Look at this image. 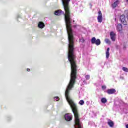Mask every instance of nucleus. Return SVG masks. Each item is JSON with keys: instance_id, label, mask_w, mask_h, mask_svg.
I'll list each match as a JSON object with an SVG mask.
<instances>
[{"instance_id": "obj_1", "label": "nucleus", "mask_w": 128, "mask_h": 128, "mask_svg": "<svg viewBox=\"0 0 128 128\" xmlns=\"http://www.w3.org/2000/svg\"><path fill=\"white\" fill-rule=\"evenodd\" d=\"M91 42L92 44H96V46H100V40L96 39V38L93 37L91 39Z\"/></svg>"}, {"instance_id": "obj_2", "label": "nucleus", "mask_w": 128, "mask_h": 128, "mask_svg": "<svg viewBox=\"0 0 128 128\" xmlns=\"http://www.w3.org/2000/svg\"><path fill=\"white\" fill-rule=\"evenodd\" d=\"M120 20L124 26H128V22L126 20V16L122 14L120 16Z\"/></svg>"}, {"instance_id": "obj_3", "label": "nucleus", "mask_w": 128, "mask_h": 128, "mask_svg": "<svg viewBox=\"0 0 128 128\" xmlns=\"http://www.w3.org/2000/svg\"><path fill=\"white\" fill-rule=\"evenodd\" d=\"M64 118L66 122H70L72 120V114H66L64 115Z\"/></svg>"}, {"instance_id": "obj_4", "label": "nucleus", "mask_w": 128, "mask_h": 128, "mask_svg": "<svg viewBox=\"0 0 128 128\" xmlns=\"http://www.w3.org/2000/svg\"><path fill=\"white\" fill-rule=\"evenodd\" d=\"M98 14V15L97 18L98 22H102V11L99 10Z\"/></svg>"}, {"instance_id": "obj_5", "label": "nucleus", "mask_w": 128, "mask_h": 128, "mask_svg": "<svg viewBox=\"0 0 128 128\" xmlns=\"http://www.w3.org/2000/svg\"><path fill=\"white\" fill-rule=\"evenodd\" d=\"M116 33L114 32H110V38L112 42H116Z\"/></svg>"}, {"instance_id": "obj_6", "label": "nucleus", "mask_w": 128, "mask_h": 128, "mask_svg": "<svg viewBox=\"0 0 128 128\" xmlns=\"http://www.w3.org/2000/svg\"><path fill=\"white\" fill-rule=\"evenodd\" d=\"M116 92V90L114 88L108 89L106 90V92L108 94H114Z\"/></svg>"}, {"instance_id": "obj_7", "label": "nucleus", "mask_w": 128, "mask_h": 128, "mask_svg": "<svg viewBox=\"0 0 128 128\" xmlns=\"http://www.w3.org/2000/svg\"><path fill=\"white\" fill-rule=\"evenodd\" d=\"M108 126H110V128H114V123L112 120L108 119Z\"/></svg>"}, {"instance_id": "obj_8", "label": "nucleus", "mask_w": 128, "mask_h": 128, "mask_svg": "<svg viewBox=\"0 0 128 128\" xmlns=\"http://www.w3.org/2000/svg\"><path fill=\"white\" fill-rule=\"evenodd\" d=\"M118 4H120V1L118 0H116L115 2H114V4H112V8H116L118 6Z\"/></svg>"}, {"instance_id": "obj_9", "label": "nucleus", "mask_w": 128, "mask_h": 128, "mask_svg": "<svg viewBox=\"0 0 128 128\" xmlns=\"http://www.w3.org/2000/svg\"><path fill=\"white\" fill-rule=\"evenodd\" d=\"M62 10H58L55 11L54 14L56 16H60L62 14Z\"/></svg>"}, {"instance_id": "obj_10", "label": "nucleus", "mask_w": 128, "mask_h": 128, "mask_svg": "<svg viewBox=\"0 0 128 128\" xmlns=\"http://www.w3.org/2000/svg\"><path fill=\"white\" fill-rule=\"evenodd\" d=\"M38 26V28H44L45 26V25H44V22H39Z\"/></svg>"}, {"instance_id": "obj_11", "label": "nucleus", "mask_w": 128, "mask_h": 128, "mask_svg": "<svg viewBox=\"0 0 128 128\" xmlns=\"http://www.w3.org/2000/svg\"><path fill=\"white\" fill-rule=\"evenodd\" d=\"M117 30L118 32H122V24H118L117 25Z\"/></svg>"}, {"instance_id": "obj_12", "label": "nucleus", "mask_w": 128, "mask_h": 128, "mask_svg": "<svg viewBox=\"0 0 128 128\" xmlns=\"http://www.w3.org/2000/svg\"><path fill=\"white\" fill-rule=\"evenodd\" d=\"M106 58H110V48H108L106 52Z\"/></svg>"}, {"instance_id": "obj_13", "label": "nucleus", "mask_w": 128, "mask_h": 128, "mask_svg": "<svg viewBox=\"0 0 128 128\" xmlns=\"http://www.w3.org/2000/svg\"><path fill=\"white\" fill-rule=\"evenodd\" d=\"M101 102H102V104H106L108 102V100L106 98H101Z\"/></svg>"}, {"instance_id": "obj_14", "label": "nucleus", "mask_w": 128, "mask_h": 128, "mask_svg": "<svg viewBox=\"0 0 128 128\" xmlns=\"http://www.w3.org/2000/svg\"><path fill=\"white\" fill-rule=\"evenodd\" d=\"M104 42H106V44H110V39L106 38L104 40Z\"/></svg>"}, {"instance_id": "obj_15", "label": "nucleus", "mask_w": 128, "mask_h": 128, "mask_svg": "<svg viewBox=\"0 0 128 128\" xmlns=\"http://www.w3.org/2000/svg\"><path fill=\"white\" fill-rule=\"evenodd\" d=\"M78 104H80V106H84V101L81 100L79 102Z\"/></svg>"}, {"instance_id": "obj_16", "label": "nucleus", "mask_w": 128, "mask_h": 128, "mask_svg": "<svg viewBox=\"0 0 128 128\" xmlns=\"http://www.w3.org/2000/svg\"><path fill=\"white\" fill-rule=\"evenodd\" d=\"M122 70H124V72H128V68H127L126 67H123L122 68Z\"/></svg>"}, {"instance_id": "obj_17", "label": "nucleus", "mask_w": 128, "mask_h": 128, "mask_svg": "<svg viewBox=\"0 0 128 128\" xmlns=\"http://www.w3.org/2000/svg\"><path fill=\"white\" fill-rule=\"evenodd\" d=\"M60 100V98L58 96L54 97V100H56V102H58Z\"/></svg>"}, {"instance_id": "obj_18", "label": "nucleus", "mask_w": 128, "mask_h": 128, "mask_svg": "<svg viewBox=\"0 0 128 128\" xmlns=\"http://www.w3.org/2000/svg\"><path fill=\"white\" fill-rule=\"evenodd\" d=\"M80 42H84V38H81L80 40Z\"/></svg>"}, {"instance_id": "obj_19", "label": "nucleus", "mask_w": 128, "mask_h": 128, "mask_svg": "<svg viewBox=\"0 0 128 128\" xmlns=\"http://www.w3.org/2000/svg\"><path fill=\"white\" fill-rule=\"evenodd\" d=\"M85 78H86V80H90V75H86L85 76Z\"/></svg>"}, {"instance_id": "obj_20", "label": "nucleus", "mask_w": 128, "mask_h": 128, "mask_svg": "<svg viewBox=\"0 0 128 128\" xmlns=\"http://www.w3.org/2000/svg\"><path fill=\"white\" fill-rule=\"evenodd\" d=\"M102 90H106V86H102Z\"/></svg>"}, {"instance_id": "obj_21", "label": "nucleus", "mask_w": 128, "mask_h": 128, "mask_svg": "<svg viewBox=\"0 0 128 128\" xmlns=\"http://www.w3.org/2000/svg\"><path fill=\"white\" fill-rule=\"evenodd\" d=\"M27 72H30V69L27 68Z\"/></svg>"}, {"instance_id": "obj_22", "label": "nucleus", "mask_w": 128, "mask_h": 128, "mask_svg": "<svg viewBox=\"0 0 128 128\" xmlns=\"http://www.w3.org/2000/svg\"><path fill=\"white\" fill-rule=\"evenodd\" d=\"M126 128H128V124H127L126 125Z\"/></svg>"}, {"instance_id": "obj_23", "label": "nucleus", "mask_w": 128, "mask_h": 128, "mask_svg": "<svg viewBox=\"0 0 128 128\" xmlns=\"http://www.w3.org/2000/svg\"><path fill=\"white\" fill-rule=\"evenodd\" d=\"M126 18L128 22V14L126 16Z\"/></svg>"}]
</instances>
